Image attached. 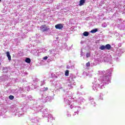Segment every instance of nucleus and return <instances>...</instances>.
<instances>
[{
    "mask_svg": "<svg viewBox=\"0 0 125 125\" xmlns=\"http://www.w3.org/2000/svg\"><path fill=\"white\" fill-rule=\"evenodd\" d=\"M49 29L50 28L49 27L47 26L45 24L42 25V26L40 27V30L42 33L49 31Z\"/></svg>",
    "mask_w": 125,
    "mask_h": 125,
    "instance_id": "obj_1",
    "label": "nucleus"
},
{
    "mask_svg": "<svg viewBox=\"0 0 125 125\" xmlns=\"http://www.w3.org/2000/svg\"><path fill=\"white\" fill-rule=\"evenodd\" d=\"M56 29H58V30H62V28H63V26L62 24L59 23L56 24L55 26Z\"/></svg>",
    "mask_w": 125,
    "mask_h": 125,
    "instance_id": "obj_2",
    "label": "nucleus"
},
{
    "mask_svg": "<svg viewBox=\"0 0 125 125\" xmlns=\"http://www.w3.org/2000/svg\"><path fill=\"white\" fill-rule=\"evenodd\" d=\"M84 3H85V0H80L79 6H82Z\"/></svg>",
    "mask_w": 125,
    "mask_h": 125,
    "instance_id": "obj_3",
    "label": "nucleus"
},
{
    "mask_svg": "<svg viewBox=\"0 0 125 125\" xmlns=\"http://www.w3.org/2000/svg\"><path fill=\"white\" fill-rule=\"evenodd\" d=\"M6 55L7 57H8V59L9 61L11 60V56H10V54L9 53V52H6Z\"/></svg>",
    "mask_w": 125,
    "mask_h": 125,
    "instance_id": "obj_4",
    "label": "nucleus"
},
{
    "mask_svg": "<svg viewBox=\"0 0 125 125\" xmlns=\"http://www.w3.org/2000/svg\"><path fill=\"white\" fill-rule=\"evenodd\" d=\"M105 46V49H107V50H110V49H111V45H110V44H107Z\"/></svg>",
    "mask_w": 125,
    "mask_h": 125,
    "instance_id": "obj_5",
    "label": "nucleus"
},
{
    "mask_svg": "<svg viewBox=\"0 0 125 125\" xmlns=\"http://www.w3.org/2000/svg\"><path fill=\"white\" fill-rule=\"evenodd\" d=\"M83 35L84 37H88L89 35V33L87 31H85L83 32Z\"/></svg>",
    "mask_w": 125,
    "mask_h": 125,
    "instance_id": "obj_6",
    "label": "nucleus"
},
{
    "mask_svg": "<svg viewBox=\"0 0 125 125\" xmlns=\"http://www.w3.org/2000/svg\"><path fill=\"white\" fill-rule=\"evenodd\" d=\"M99 48L101 50H104V49H106L105 46L104 45L101 46Z\"/></svg>",
    "mask_w": 125,
    "mask_h": 125,
    "instance_id": "obj_7",
    "label": "nucleus"
},
{
    "mask_svg": "<svg viewBox=\"0 0 125 125\" xmlns=\"http://www.w3.org/2000/svg\"><path fill=\"white\" fill-rule=\"evenodd\" d=\"M25 62H26V63H31V59L29 58H27L25 59Z\"/></svg>",
    "mask_w": 125,
    "mask_h": 125,
    "instance_id": "obj_8",
    "label": "nucleus"
},
{
    "mask_svg": "<svg viewBox=\"0 0 125 125\" xmlns=\"http://www.w3.org/2000/svg\"><path fill=\"white\" fill-rule=\"evenodd\" d=\"M97 31H98V30L97 29H93L91 31V33H92V34H94V33H96V32H97Z\"/></svg>",
    "mask_w": 125,
    "mask_h": 125,
    "instance_id": "obj_9",
    "label": "nucleus"
},
{
    "mask_svg": "<svg viewBox=\"0 0 125 125\" xmlns=\"http://www.w3.org/2000/svg\"><path fill=\"white\" fill-rule=\"evenodd\" d=\"M65 76L68 77L69 76V70H66L65 72Z\"/></svg>",
    "mask_w": 125,
    "mask_h": 125,
    "instance_id": "obj_10",
    "label": "nucleus"
},
{
    "mask_svg": "<svg viewBox=\"0 0 125 125\" xmlns=\"http://www.w3.org/2000/svg\"><path fill=\"white\" fill-rule=\"evenodd\" d=\"M9 98L10 100H13V99H14V96L12 95H10L9 96Z\"/></svg>",
    "mask_w": 125,
    "mask_h": 125,
    "instance_id": "obj_11",
    "label": "nucleus"
},
{
    "mask_svg": "<svg viewBox=\"0 0 125 125\" xmlns=\"http://www.w3.org/2000/svg\"><path fill=\"white\" fill-rule=\"evenodd\" d=\"M86 57H87V58H88V57H90V54L89 53V52L86 53Z\"/></svg>",
    "mask_w": 125,
    "mask_h": 125,
    "instance_id": "obj_12",
    "label": "nucleus"
},
{
    "mask_svg": "<svg viewBox=\"0 0 125 125\" xmlns=\"http://www.w3.org/2000/svg\"><path fill=\"white\" fill-rule=\"evenodd\" d=\"M86 67H90V62H88L86 63Z\"/></svg>",
    "mask_w": 125,
    "mask_h": 125,
    "instance_id": "obj_13",
    "label": "nucleus"
},
{
    "mask_svg": "<svg viewBox=\"0 0 125 125\" xmlns=\"http://www.w3.org/2000/svg\"><path fill=\"white\" fill-rule=\"evenodd\" d=\"M47 58H48L47 56H45V57H44L43 58V59H44V60H47Z\"/></svg>",
    "mask_w": 125,
    "mask_h": 125,
    "instance_id": "obj_14",
    "label": "nucleus"
},
{
    "mask_svg": "<svg viewBox=\"0 0 125 125\" xmlns=\"http://www.w3.org/2000/svg\"><path fill=\"white\" fill-rule=\"evenodd\" d=\"M48 88H47V87H45V90L46 91V90H48Z\"/></svg>",
    "mask_w": 125,
    "mask_h": 125,
    "instance_id": "obj_15",
    "label": "nucleus"
},
{
    "mask_svg": "<svg viewBox=\"0 0 125 125\" xmlns=\"http://www.w3.org/2000/svg\"><path fill=\"white\" fill-rule=\"evenodd\" d=\"M0 65H1V63H0Z\"/></svg>",
    "mask_w": 125,
    "mask_h": 125,
    "instance_id": "obj_16",
    "label": "nucleus"
},
{
    "mask_svg": "<svg viewBox=\"0 0 125 125\" xmlns=\"http://www.w3.org/2000/svg\"><path fill=\"white\" fill-rule=\"evenodd\" d=\"M69 117H71V115L70 114H69Z\"/></svg>",
    "mask_w": 125,
    "mask_h": 125,
    "instance_id": "obj_17",
    "label": "nucleus"
},
{
    "mask_svg": "<svg viewBox=\"0 0 125 125\" xmlns=\"http://www.w3.org/2000/svg\"><path fill=\"white\" fill-rule=\"evenodd\" d=\"M0 1H1V0H0Z\"/></svg>",
    "mask_w": 125,
    "mask_h": 125,
    "instance_id": "obj_18",
    "label": "nucleus"
}]
</instances>
